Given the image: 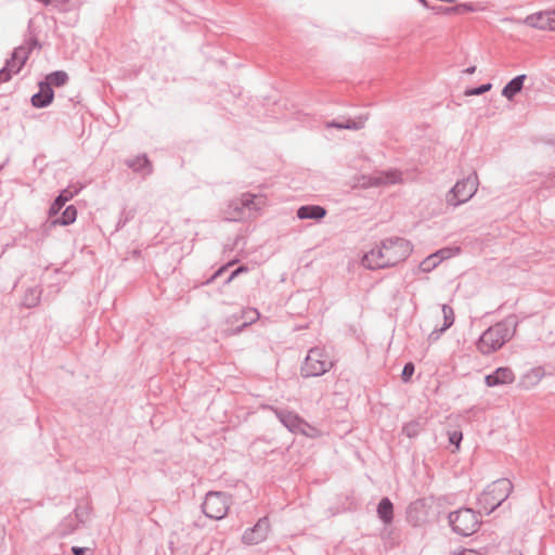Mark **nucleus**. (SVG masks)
I'll return each instance as SVG.
<instances>
[{
	"label": "nucleus",
	"instance_id": "1",
	"mask_svg": "<svg viewBox=\"0 0 555 555\" xmlns=\"http://www.w3.org/2000/svg\"><path fill=\"white\" fill-rule=\"evenodd\" d=\"M412 253L411 243L403 237H388L362 257L361 263L369 270L395 267Z\"/></svg>",
	"mask_w": 555,
	"mask_h": 555
},
{
	"label": "nucleus",
	"instance_id": "2",
	"mask_svg": "<svg viewBox=\"0 0 555 555\" xmlns=\"http://www.w3.org/2000/svg\"><path fill=\"white\" fill-rule=\"evenodd\" d=\"M517 320L514 315L507 317L486 330L479 337L476 346L482 354H490L501 349L516 333Z\"/></svg>",
	"mask_w": 555,
	"mask_h": 555
},
{
	"label": "nucleus",
	"instance_id": "3",
	"mask_svg": "<svg viewBox=\"0 0 555 555\" xmlns=\"http://www.w3.org/2000/svg\"><path fill=\"white\" fill-rule=\"evenodd\" d=\"M512 491L513 483L509 479H498L489 485L479 495L478 506L489 515L509 496Z\"/></svg>",
	"mask_w": 555,
	"mask_h": 555
},
{
	"label": "nucleus",
	"instance_id": "4",
	"mask_svg": "<svg viewBox=\"0 0 555 555\" xmlns=\"http://www.w3.org/2000/svg\"><path fill=\"white\" fill-rule=\"evenodd\" d=\"M334 365L328 352L324 348H311L301 365V376L318 377L327 373Z\"/></svg>",
	"mask_w": 555,
	"mask_h": 555
},
{
	"label": "nucleus",
	"instance_id": "5",
	"mask_svg": "<svg viewBox=\"0 0 555 555\" xmlns=\"http://www.w3.org/2000/svg\"><path fill=\"white\" fill-rule=\"evenodd\" d=\"M448 519L452 530L464 537L475 533L481 524L479 515L472 508H460L451 512Z\"/></svg>",
	"mask_w": 555,
	"mask_h": 555
},
{
	"label": "nucleus",
	"instance_id": "6",
	"mask_svg": "<svg viewBox=\"0 0 555 555\" xmlns=\"http://www.w3.org/2000/svg\"><path fill=\"white\" fill-rule=\"evenodd\" d=\"M38 46L37 39H29L24 44L14 49L11 59L7 61L5 66L0 69V82H7L13 74L20 73L25 65L34 48Z\"/></svg>",
	"mask_w": 555,
	"mask_h": 555
},
{
	"label": "nucleus",
	"instance_id": "7",
	"mask_svg": "<svg viewBox=\"0 0 555 555\" xmlns=\"http://www.w3.org/2000/svg\"><path fill=\"white\" fill-rule=\"evenodd\" d=\"M478 184L479 181L476 172H473L463 180L457 181L447 194V204L456 207L468 202L476 194Z\"/></svg>",
	"mask_w": 555,
	"mask_h": 555
},
{
	"label": "nucleus",
	"instance_id": "8",
	"mask_svg": "<svg viewBox=\"0 0 555 555\" xmlns=\"http://www.w3.org/2000/svg\"><path fill=\"white\" fill-rule=\"evenodd\" d=\"M231 498L225 492H208L202 504L205 516L211 519H222L229 512Z\"/></svg>",
	"mask_w": 555,
	"mask_h": 555
},
{
	"label": "nucleus",
	"instance_id": "9",
	"mask_svg": "<svg viewBox=\"0 0 555 555\" xmlns=\"http://www.w3.org/2000/svg\"><path fill=\"white\" fill-rule=\"evenodd\" d=\"M196 539L185 528L175 530L169 538V550L171 555H194Z\"/></svg>",
	"mask_w": 555,
	"mask_h": 555
},
{
	"label": "nucleus",
	"instance_id": "10",
	"mask_svg": "<svg viewBox=\"0 0 555 555\" xmlns=\"http://www.w3.org/2000/svg\"><path fill=\"white\" fill-rule=\"evenodd\" d=\"M279 421L292 433L301 434L307 437H313L317 429L310 426L304 418L298 414L288 410H274Z\"/></svg>",
	"mask_w": 555,
	"mask_h": 555
},
{
	"label": "nucleus",
	"instance_id": "11",
	"mask_svg": "<svg viewBox=\"0 0 555 555\" xmlns=\"http://www.w3.org/2000/svg\"><path fill=\"white\" fill-rule=\"evenodd\" d=\"M269 528V520L266 517L260 518L253 528L243 533L242 540L248 545L258 544L267 538Z\"/></svg>",
	"mask_w": 555,
	"mask_h": 555
},
{
	"label": "nucleus",
	"instance_id": "12",
	"mask_svg": "<svg viewBox=\"0 0 555 555\" xmlns=\"http://www.w3.org/2000/svg\"><path fill=\"white\" fill-rule=\"evenodd\" d=\"M525 24L541 30H555V13L550 11L531 14L525 18Z\"/></svg>",
	"mask_w": 555,
	"mask_h": 555
},
{
	"label": "nucleus",
	"instance_id": "13",
	"mask_svg": "<svg viewBox=\"0 0 555 555\" xmlns=\"http://www.w3.org/2000/svg\"><path fill=\"white\" fill-rule=\"evenodd\" d=\"M515 380V374L509 367H498L493 373L485 377L488 387L508 385Z\"/></svg>",
	"mask_w": 555,
	"mask_h": 555
},
{
	"label": "nucleus",
	"instance_id": "14",
	"mask_svg": "<svg viewBox=\"0 0 555 555\" xmlns=\"http://www.w3.org/2000/svg\"><path fill=\"white\" fill-rule=\"evenodd\" d=\"M236 199V205H242L247 216L254 211H259L266 205V197L261 194L243 193Z\"/></svg>",
	"mask_w": 555,
	"mask_h": 555
},
{
	"label": "nucleus",
	"instance_id": "15",
	"mask_svg": "<svg viewBox=\"0 0 555 555\" xmlns=\"http://www.w3.org/2000/svg\"><path fill=\"white\" fill-rule=\"evenodd\" d=\"M402 182V173L397 169L379 172L370 177L369 184L371 186H380L388 184H397Z\"/></svg>",
	"mask_w": 555,
	"mask_h": 555
},
{
	"label": "nucleus",
	"instance_id": "16",
	"mask_svg": "<svg viewBox=\"0 0 555 555\" xmlns=\"http://www.w3.org/2000/svg\"><path fill=\"white\" fill-rule=\"evenodd\" d=\"M54 92L49 83L39 82V92L31 96V104L37 108L47 107L53 101Z\"/></svg>",
	"mask_w": 555,
	"mask_h": 555
},
{
	"label": "nucleus",
	"instance_id": "17",
	"mask_svg": "<svg viewBox=\"0 0 555 555\" xmlns=\"http://www.w3.org/2000/svg\"><path fill=\"white\" fill-rule=\"evenodd\" d=\"M367 118V115H362L357 117L356 119H347L346 121L332 120L327 121L325 124V127L336 129L360 130L364 128Z\"/></svg>",
	"mask_w": 555,
	"mask_h": 555
},
{
	"label": "nucleus",
	"instance_id": "18",
	"mask_svg": "<svg viewBox=\"0 0 555 555\" xmlns=\"http://www.w3.org/2000/svg\"><path fill=\"white\" fill-rule=\"evenodd\" d=\"M126 165L134 172H140L143 175H151L153 171L152 163L147 158L146 154L127 159Z\"/></svg>",
	"mask_w": 555,
	"mask_h": 555
},
{
	"label": "nucleus",
	"instance_id": "19",
	"mask_svg": "<svg viewBox=\"0 0 555 555\" xmlns=\"http://www.w3.org/2000/svg\"><path fill=\"white\" fill-rule=\"evenodd\" d=\"M326 216V209L319 205L301 206L297 210L299 219H314L320 220Z\"/></svg>",
	"mask_w": 555,
	"mask_h": 555
},
{
	"label": "nucleus",
	"instance_id": "20",
	"mask_svg": "<svg viewBox=\"0 0 555 555\" xmlns=\"http://www.w3.org/2000/svg\"><path fill=\"white\" fill-rule=\"evenodd\" d=\"M525 79L526 75H518L513 78L503 88L502 95L508 100H513V98L521 91Z\"/></svg>",
	"mask_w": 555,
	"mask_h": 555
},
{
	"label": "nucleus",
	"instance_id": "21",
	"mask_svg": "<svg viewBox=\"0 0 555 555\" xmlns=\"http://www.w3.org/2000/svg\"><path fill=\"white\" fill-rule=\"evenodd\" d=\"M77 192H72L68 189L63 190L59 196L54 199L49 209V217H53L60 212L64 205L74 197Z\"/></svg>",
	"mask_w": 555,
	"mask_h": 555
},
{
	"label": "nucleus",
	"instance_id": "22",
	"mask_svg": "<svg viewBox=\"0 0 555 555\" xmlns=\"http://www.w3.org/2000/svg\"><path fill=\"white\" fill-rule=\"evenodd\" d=\"M377 515L385 525H388L392 521L393 505L388 498H383L379 501L377 506Z\"/></svg>",
	"mask_w": 555,
	"mask_h": 555
},
{
	"label": "nucleus",
	"instance_id": "23",
	"mask_svg": "<svg viewBox=\"0 0 555 555\" xmlns=\"http://www.w3.org/2000/svg\"><path fill=\"white\" fill-rule=\"evenodd\" d=\"M77 218V209L74 205H69L65 208L62 216L51 220V225H68L75 222Z\"/></svg>",
	"mask_w": 555,
	"mask_h": 555
},
{
	"label": "nucleus",
	"instance_id": "24",
	"mask_svg": "<svg viewBox=\"0 0 555 555\" xmlns=\"http://www.w3.org/2000/svg\"><path fill=\"white\" fill-rule=\"evenodd\" d=\"M237 199H232L225 210L227 219L230 221H241L247 217V214L242 205H236Z\"/></svg>",
	"mask_w": 555,
	"mask_h": 555
},
{
	"label": "nucleus",
	"instance_id": "25",
	"mask_svg": "<svg viewBox=\"0 0 555 555\" xmlns=\"http://www.w3.org/2000/svg\"><path fill=\"white\" fill-rule=\"evenodd\" d=\"M69 77L66 72L63 70H56L51 74H49L46 78V81H42L43 83H49V87H62L67 83Z\"/></svg>",
	"mask_w": 555,
	"mask_h": 555
},
{
	"label": "nucleus",
	"instance_id": "26",
	"mask_svg": "<svg viewBox=\"0 0 555 555\" xmlns=\"http://www.w3.org/2000/svg\"><path fill=\"white\" fill-rule=\"evenodd\" d=\"M424 425H425V422L423 418L412 420L403 426L402 431L409 438H414V437L418 436V434L423 430Z\"/></svg>",
	"mask_w": 555,
	"mask_h": 555
},
{
	"label": "nucleus",
	"instance_id": "27",
	"mask_svg": "<svg viewBox=\"0 0 555 555\" xmlns=\"http://www.w3.org/2000/svg\"><path fill=\"white\" fill-rule=\"evenodd\" d=\"M40 295H41V291L34 287V288H28L24 295V298H23V306L26 307V308H33V307H36L39 301H40Z\"/></svg>",
	"mask_w": 555,
	"mask_h": 555
},
{
	"label": "nucleus",
	"instance_id": "28",
	"mask_svg": "<svg viewBox=\"0 0 555 555\" xmlns=\"http://www.w3.org/2000/svg\"><path fill=\"white\" fill-rule=\"evenodd\" d=\"M442 314H443V325L440 330H438V333H443L448 328H450L455 320L453 308L449 305H442ZM437 333V331H434L433 334Z\"/></svg>",
	"mask_w": 555,
	"mask_h": 555
},
{
	"label": "nucleus",
	"instance_id": "29",
	"mask_svg": "<svg viewBox=\"0 0 555 555\" xmlns=\"http://www.w3.org/2000/svg\"><path fill=\"white\" fill-rule=\"evenodd\" d=\"M439 255H429L420 263V270L423 272L433 271L440 263Z\"/></svg>",
	"mask_w": 555,
	"mask_h": 555
},
{
	"label": "nucleus",
	"instance_id": "30",
	"mask_svg": "<svg viewBox=\"0 0 555 555\" xmlns=\"http://www.w3.org/2000/svg\"><path fill=\"white\" fill-rule=\"evenodd\" d=\"M60 529L61 533L63 535H66L73 533L77 529V526L74 525V519L70 516H68L64 518V520L61 522Z\"/></svg>",
	"mask_w": 555,
	"mask_h": 555
},
{
	"label": "nucleus",
	"instance_id": "31",
	"mask_svg": "<svg viewBox=\"0 0 555 555\" xmlns=\"http://www.w3.org/2000/svg\"><path fill=\"white\" fill-rule=\"evenodd\" d=\"M90 516V508L88 506H77L75 508V518L79 522H85L87 519H89Z\"/></svg>",
	"mask_w": 555,
	"mask_h": 555
},
{
	"label": "nucleus",
	"instance_id": "32",
	"mask_svg": "<svg viewBox=\"0 0 555 555\" xmlns=\"http://www.w3.org/2000/svg\"><path fill=\"white\" fill-rule=\"evenodd\" d=\"M491 87H492L491 83H485L477 88L466 90L465 94L466 95H480V94L488 92L491 89Z\"/></svg>",
	"mask_w": 555,
	"mask_h": 555
},
{
	"label": "nucleus",
	"instance_id": "33",
	"mask_svg": "<svg viewBox=\"0 0 555 555\" xmlns=\"http://www.w3.org/2000/svg\"><path fill=\"white\" fill-rule=\"evenodd\" d=\"M430 10H433L436 14H447V15H450V14H455V10L454 7H442V5H434V7H430Z\"/></svg>",
	"mask_w": 555,
	"mask_h": 555
},
{
	"label": "nucleus",
	"instance_id": "34",
	"mask_svg": "<svg viewBox=\"0 0 555 555\" xmlns=\"http://www.w3.org/2000/svg\"><path fill=\"white\" fill-rule=\"evenodd\" d=\"M414 373L413 363L409 362L403 366L401 377L404 382H408Z\"/></svg>",
	"mask_w": 555,
	"mask_h": 555
},
{
	"label": "nucleus",
	"instance_id": "35",
	"mask_svg": "<svg viewBox=\"0 0 555 555\" xmlns=\"http://www.w3.org/2000/svg\"><path fill=\"white\" fill-rule=\"evenodd\" d=\"M455 14H462L464 12H473L475 11V7L472 3H460L454 5Z\"/></svg>",
	"mask_w": 555,
	"mask_h": 555
},
{
	"label": "nucleus",
	"instance_id": "36",
	"mask_svg": "<svg viewBox=\"0 0 555 555\" xmlns=\"http://www.w3.org/2000/svg\"><path fill=\"white\" fill-rule=\"evenodd\" d=\"M423 507V503L420 501H416L412 503L408 508V519L412 521L414 519L413 514L418 511V508Z\"/></svg>",
	"mask_w": 555,
	"mask_h": 555
},
{
	"label": "nucleus",
	"instance_id": "37",
	"mask_svg": "<svg viewBox=\"0 0 555 555\" xmlns=\"http://www.w3.org/2000/svg\"><path fill=\"white\" fill-rule=\"evenodd\" d=\"M463 436L461 431H453L449 434V441L452 444H455L456 448L460 447V442L462 440Z\"/></svg>",
	"mask_w": 555,
	"mask_h": 555
},
{
	"label": "nucleus",
	"instance_id": "38",
	"mask_svg": "<svg viewBox=\"0 0 555 555\" xmlns=\"http://www.w3.org/2000/svg\"><path fill=\"white\" fill-rule=\"evenodd\" d=\"M233 262H229L227 263L225 266L221 267L220 269H218L214 275L208 280V283H210L211 281H214L215 279H217L218 276H220L227 269L228 267L232 266Z\"/></svg>",
	"mask_w": 555,
	"mask_h": 555
},
{
	"label": "nucleus",
	"instance_id": "39",
	"mask_svg": "<svg viewBox=\"0 0 555 555\" xmlns=\"http://www.w3.org/2000/svg\"><path fill=\"white\" fill-rule=\"evenodd\" d=\"M89 551H90V548H88V547H80V546H73L72 547V553L74 555H85Z\"/></svg>",
	"mask_w": 555,
	"mask_h": 555
},
{
	"label": "nucleus",
	"instance_id": "40",
	"mask_svg": "<svg viewBox=\"0 0 555 555\" xmlns=\"http://www.w3.org/2000/svg\"><path fill=\"white\" fill-rule=\"evenodd\" d=\"M434 255H439V259H440V261H442L443 259L450 257V250L449 249H440V250L434 253Z\"/></svg>",
	"mask_w": 555,
	"mask_h": 555
},
{
	"label": "nucleus",
	"instance_id": "41",
	"mask_svg": "<svg viewBox=\"0 0 555 555\" xmlns=\"http://www.w3.org/2000/svg\"><path fill=\"white\" fill-rule=\"evenodd\" d=\"M247 313H249V323L255 322L259 318V312L256 309H250Z\"/></svg>",
	"mask_w": 555,
	"mask_h": 555
},
{
	"label": "nucleus",
	"instance_id": "42",
	"mask_svg": "<svg viewBox=\"0 0 555 555\" xmlns=\"http://www.w3.org/2000/svg\"><path fill=\"white\" fill-rule=\"evenodd\" d=\"M457 555H481V554L474 550H463Z\"/></svg>",
	"mask_w": 555,
	"mask_h": 555
},
{
	"label": "nucleus",
	"instance_id": "43",
	"mask_svg": "<svg viewBox=\"0 0 555 555\" xmlns=\"http://www.w3.org/2000/svg\"><path fill=\"white\" fill-rule=\"evenodd\" d=\"M237 275H240L238 273H236V271L234 270L230 275L229 278L225 280V284H229L231 283Z\"/></svg>",
	"mask_w": 555,
	"mask_h": 555
},
{
	"label": "nucleus",
	"instance_id": "44",
	"mask_svg": "<svg viewBox=\"0 0 555 555\" xmlns=\"http://www.w3.org/2000/svg\"><path fill=\"white\" fill-rule=\"evenodd\" d=\"M248 268L246 266H240L237 269H235L236 273L241 274L243 272H247Z\"/></svg>",
	"mask_w": 555,
	"mask_h": 555
},
{
	"label": "nucleus",
	"instance_id": "45",
	"mask_svg": "<svg viewBox=\"0 0 555 555\" xmlns=\"http://www.w3.org/2000/svg\"><path fill=\"white\" fill-rule=\"evenodd\" d=\"M476 72V66H470V67H467L464 73L465 74H468V75H472Z\"/></svg>",
	"mask_w": 555,
	"mask_h": 555
},
{
	"label": "nucleus",
	"instance_id": "46",
	"mask_svg": "<svg viewBox=\"0 0 555 555\" xmlns=\"http://www.w3.org/2000/svg\"><path fill=\"white\" fill-rule=\"evenodd\" d=\"M418 2L424 7V8H427V9H430V5L428 3L427 0H418Z\"/></svg>",
	"mask_w": 555,
	"mask_h": 555
},
{
	"label": "nucleus",
	"instance_id": "47",
	"mask_svg": "<svg viewBox=\"0 0 555 555\" xmlns=\"http://www.w3.org/2000/svg\"><path fill=\"white\" fill-rule=\"evenodd\" d=\"M20 62H22L21 57L14 59V64H18Z\"/></svg>",
	"mask_w": 555,
	"mask_h": 555
},
{
	"label": "nucleus",
	"instance_id": "48",
	"mask_svg": "<svg viewBox=\"0 0 555 555\" xmlns=\"http://www.w3.org/2000/svg\"><path fill=\"white\" fill-rule=\"evenodd\" d=\"M248 324H249V323L244 322V323L242 324L241 328L246 327Z\"/></svg>",
	"mask_w": 555,
	"mask_h": 555
},
{
	"label": "nucleus",
	"instance_id": "49",
	"mask_svg": "<svg viewBox=\"0 0 555 555\" xmlns=\"http://www.w3.org/2000/svg\"><path fill=\"white\" fill-rule=\"evenodd\" d=\"M554 13H555V10H554Z\"/></svg>",
	"mask_w": 555,
	"mask_h": 555
}]
</instances>
